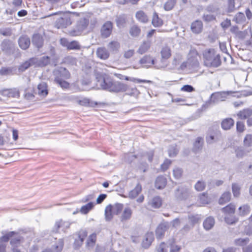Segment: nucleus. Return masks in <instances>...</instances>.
Segmentation results:
<instances>
[{
    "label": "nucleus",
    "instance_id": "obj_1",
    "mask_svg": "<svg viewBox=\"0 0 252 252\" xmlns=\"http://www.w3.org/2000/svg\"><path fill=\"white\" fill-rule=\"evenodd\" d=\"M97 85H99L103 90L114 93L126 92L128 88L127 85L119 81H113L108 77L98 80Z\"/></svg>",
    "mask_w": 252,
    "mask_h": 252
},
{
    "label": "nucleus",
    "instance_id": "obj_2",
    "mask_svg": "<svg viewBox=\"0 0 252 252\" xmlns=\"http://www.w3.org/2000/svg\"><path fill=\"white\" fill-rule=\"evenodd\" d=\"M203 56L204 64L206 66L217 67L221 64L220 56L214 49L205 50Z\"/></svg>",
    "mask_w": 252,
    "mask_h": 252
},
{
    "label": "nucleus",
    "instance_id": "obj_3",
    "mask_svg": "<svg viewBox=\"0 0 252 252\" xmlns=\"http://www.w3.org/2000/svg\"><path fill=\"white\" fill-rule=\"evenodd\" d=\"M89 24V18L88 17L80 18L76 23L75 27L69 31L72 36H78L87 30Z\"/></svg>",
    "mask_w": 252,
    "mask_h": 252
},
{
    "label": "nucleus",
    "instance_id": "obj_4",
    "mask_svg": "<svg viewBox=\"0 0 252 252\" xmlns=\"http://www.w3.org/2000/svg\"><path fill=\"white\" fill-rule=\"evenodd\" d=\"M232 93V92H220L213 93L210 97L209 102L210 104L217 103L220 101L225 100L227 96Z\"/></svg>",
    "mask_w": 252,
    "mask_h": 252
},
{
    "label": "nucleus",
    "instance_id": "obj_5",
    "mask_svg": "<svg viewBox=\"0 0 252 252\" xmlns=\"http://www.w3.org/2000/svg\"><path fill=\"white\" fill-rule=\"evenodd\" d=\"M178 252L180 248L174 244L162 242L157 247V252Z\"/></svg>",
    "mask_w": 252,
    "mask_h": 252
},
{
    "label": "nucleus",
    "instance_id": "obj_6",
    "mask_svg": "<svg viewBox=\"0 0 252 252\" xmlns=\"http://www.w3.org/2000/svg\"><path fill=\"white\" fill-rule=\"evenodd\" d=\"M1 49L2 52L7 55L14 54L16 47L12 41L9 40H3L1 44Z\"/></svg>",
    "mask_w": 252,
    "mask_h": 252
},
{
    "label": "nucleus",
    "instance_id": "obj_7",
    "mask_svg": "<svg viewBox=\"0 0 252 252\" xmlns=\"http://www.w3.org/2000/svg\"><path fill=\"white\" fill-rule=\"evenodd\" d=\"M190 194V189L184 186L179 187L175 191V197L180 200L188 198Z\"/></svg>",
    "mask_w": 252,
    "mask_h": 252
},
{
    "label": "nucleus",
    "instance_id": "obj_8",
    "mask_svg": "<svg viewBox=\"0 0 252 252\" xmlns=\"http://www.w3.org/2000/svg\"><path fill=\"white\" fill-rule=\"evenodd\" d=\"M170 227V223L167 221H164L160 223L156 230V236L158 239H162L165 232Z\"/></svg>",
    "mask_w": 252,
    "mask_h": 252
},
{
    "label": "nucleus",
    "instance_id": "obj_9",
    "mask_svg": "<svg viewBox=\"0 0 252 252\" xmlns=\"http://www.w3.org/2000/svg\"><path fill=\"white\" fill-rule=\"evenodd\" d=\"M71 21L70 17L68 15H63L58 19L55 23V26L59 29L62 28H65L71 25Z\"/></svg>",
    "mask_w": 252,
    "mask_h": 252
},
{
    "label": "nucleus",
    "instance_id": "obj_10",
    "mask_svg": "<svg viewBox=\"0 0 252 252\" xmlns=\"http://www.w3.org/2000/svg\"><path fill=\"white\" fill-rule=\"evenodd\" d=\"M0 94L8 97L18 98L20 96L19 90L16 88L4 89L0 91Z\"/></svg>",
    "mask_w": 252,
    "mask_h": 252
},
{
    "label": "nucleus",
    "instance_id": "obj_11",
    "mask_svg": "<svg viewBox=\"0 0 252 252\" xmlns=\"http://www.w3.org/2000/svg\"><path fill=\"white\" fill-rule=\"evenodd\" d=\"M113 24L110 21L105 22L101 27V35L104 38L109 37L112 31Z\"/></svg>",
    "mask_w": 252,
    "mask_h": 252
},
{
    "label": "nucleus",
    "instance_id": "obj_12",
    "mask_svg": "<svg viewBox=\"0 0 252 252\" xmlns=\"http://www.w3.org/2000/svg\"><path fill=\"white\" fill-rule=\"evenodd\" d=\"M55 77L62 78L63 80L67 79L70 78V74L69 71L65 68H60L59 69L54 71Z\"/></svg>",
    "mask_w": 252,
    "mask_h": 252
},
{
    "label": "nucleus",
    "instance_id": "obj_13",
    "mask_svg": "<svg viewBox=\"0 0 252 252\" xmlns=\"http://www.w3.org/2000/svg\"><path fill=\"white\" fill-rule=\"evenodd\" d=\"M198 55L196 52L189 54L188 62L189 67H195L198 66L199 63L197 59Z\"/></svg>",
    "mask_w": 252,
    "mask_h": 252
},
{
    "label": "nucleus",
    "instance_id": "obj_14",
    "mask_svg": "<svg viewBox=\"0 0 252 252\" xmlns=\"http://www.w3.org/2000/svg\"><path fill=\"white\" fill-rule=\"evenodd\" d=\"M132 210L129 207H125L121 215L120 220L121 222H126L129 220L132 215Z\"/></svg>",
    "mask_w": 252,
    "mask_h": 252
},
{
    "label": "nucleus",
    "instance_id": "obj_15",
    "mask_svg": "<svg viewBox=\"0 0 252 252\" xmlns=\"http://www.w3.org/2000/svg\"><path fill=\"white\" fill-rule=\"evenodd\" d=\"M154 239L153 233H147L144 236L142 242V247L144 249H148L151 245Z\"/></svg>",
    "mask_w": 252,
    "mask_h": 252
},
{
    "label": "nucleus",
    "instance_id": "obj_16",
    "mask_svg": "<svg viewBox=\"0 0 252 252\" xmlns=\"http://www.w3.org/2000/svg\"><path fill=\"white\" fill-rule=\"evenodd\" d=\"M139 63L143 67L148 68L155 64V61L150 56H145L139 61Z\"/></svg>",
    "mask_w": 252,
    "mask_h": 252
},
{
    "label": "nucleus",
    "instance_id": "obj_17",
    "mask_svg": "<svg viewBox=\"0 0 252 252\" xmlns=\"http://www.w3.org/2000/svg\"><path fill=\"white\" fill-rule=\"evenodd\" d=\"M97 57L102 60H106L109 57V53L108 50L104 47H99L96 50Z\"/></svg>",
    "mask_w": 252,
    "mask_h": 252
},
{
    "label": "nucleus",
    "instance_id": "obj_18",
    "mask_svg": "<svg viewBox=\"0 0 252 252\" xmlns=\"http://www.w3.org/2000/svg\"><path fill=\"white\" fill-rule=\"evenodd\" d=\"M30 40L27 36L20 37L18 40V43L20 47L23 50H26L30 45Z\"/></svg>",
    "mask_w": 252,
    "mask_h": 252
},
{
    "label": "nucleus",
    "instance_id": "obj_19",
    "mask_svg": "<svg viewBox=\"0 0 252 252\" xmlns=\"http://www.w3.org/2000/svg\"><path fill=\"white\" fill-rule=\"evenodd\" d=\"M203 24L201 21L196 20L193 22L191 25V30L195 33H200L202 30Z\"/></svg>",
    "mask_w": 252,
    "mask_h": 252
},
{
    "label": "nucleus",
    "instance_id": "obj_20",
    "mask_svg": "<svg viewBox=\"0 0 252 252\" xmlns=\"http://www.w3.org/2000/svg\"><path fill=\"white\" fill-rule=\"evenodd\" d=\"M71 98L72 99L75 100L79 104L82 106H91L93 105V102L87 98H82L81 99H79L77 96H71Z\"/></svg>",
    "mask_w": 252,
    "mask_h": 252
},
{
    "label": "nucleus",
    "instance_id": "obj_21",
    "mask_svg": "<svg viewBox=\"0 0 252 252\" xmlns=\"http://www.w3.org/2000/svg\"><path fill=\"white\" fill-rule=\"evenodd\" d=\"M252 115V109L247 108L240 111L237 114L238 117L241 119H248Z\"/></svg>",
    "mask_w": 252,
    "mask_h": 252
},
{
    "label": "nucleus",
    "instance_id": "obj_22",
    "mask_svg": "<svg viewBox=\"0 0 252 252\" xmlns=\"http://www.w3.org/2000/svg\"><path fill=\"white\" fill-rule=\"evenodd\" d=\"M160 54L161 56V62H163L164 60H167L171 57V49L168 46L163 47L161 50Z\"/></svg>",
    "mask_w": 252,
    "mask_h": 252
},
{
    "label": "nucleus",
    "instance_id": "obj_23",
    "mask_svg": "<svg viewBox=\"0 0 252 252\" xmlns=\"http://www.w3.org/2000/svg\"><path fill=\"white\" fill-rule=\"evenodd\" d=\"M149 205L154 208H158L162 205V200L158 196L154 197L149 202Z\"/></svg>",
    "mask_w": 252,
    "mask_h": 252
},
{
    "label": "nucleus",
    "instance_id": "obj_24",
    "mask_svg": "<svg viewBox=\"0 0 252 252\" xmlns=\"http://www.w3.org/2000/svg\"><path fill=\"white\" fill-rule=\"evenodd\" d=\"M215 224V220L212 217L207 218L203 222V227L206 230H210Z\"/></svg>",
    "mask_w": 252,
    "mask_h": 252
},
{
    "label": "nucleus",
    "instance_id": "obj_25",
    "mask_svg": "<svg viewBox=\"0 0 252 252\" xmlns=\"http://www.w3.org/2000/svg\"><path fill=\"white\" fill-rule=\"evenodd\" d=\"M32 42L38 48L41 47L43 43L42 37L39 34H35L33 35Z\"/></svg>",
    "mask_w": 252,
    "mask_h": 252
},
{
    "label": "nucleus",
    "instance_id": "obj_26",
    "mask_svg": "<svg viewBox=\"0 0 252 252\" xmlns=\"http://www.w3.org/2000/svg\"><path fill=\"white\" fill-rule=\"evenodd\" d=\"M166 185V179L163 176L158 177L155 182V187L158 189L164 188Z\"/></svg>",
    "mask_w": 252,
    "mask_h": 252
},
{
    "label": "nucleus",
    "instance_id": "obj_27",
    "mask_svg": "<svg viewBox=\"0 0 252 252\" xmlns=\"http://www.w3.org/2000/svg\"><path fill=\"white\" fill-rule=\"evenodd\" d=\"M234 121L231 118H226L221 122V127L224 130H228L234 126Z\"/></svg>",
    "mask_w": 252,
    "mask_h": 252
},
{
    "label": "nucleus",
    "instance_id": "obj_28",
    "mask_svg": "<svg viewBox=\"0 0 252 252\" xmlns=\"http://www.w3.org/2000/svg\"><path fill=\"white\" fill-rule=\"evenodd\" d=\"M142 187L140 184H138L135 188L129 191L128 197L131 199L135 198L141 191Z\"/></svg>",
    "mask_w": 252,
    "mask_h": 252
},
{
    "label": "nucleus",
    "instance_id": "obj_29",
    "mask_svg": "<svg viewBox=\"0 0 252 252\" xmlns=\"http://www.w3.org/2000/svg\"><path fill=\"white\" fill-rule=\"evenodd\" d=\"M47 84L42 82L38 85V94L42 96H45L47 95L48 92L47 90Z\"/></svg>",
    "mask_w": 252,
    "mask_h": 252
},
{
    "label": "nucleus",
    "instance_id": "obj_30",
    "mask_svg": "<svg viewBox=\"0 0 252 252\" xmlns=\"http://www.w3.org/2000/svg\"><path fill=\"white\" fill-rule=\"evenodd\" d=\"M136 19L140 22L146 23L148 22L149 19L146 13L141 10L136 12L135 15Z\"/></svg>",
    "mask_w": 252,
    "mask_h": 252
},
{
    "label": "nucleus",
    "instance_id": "obj_31",
    "mask_svg": "<svg viewBox=\"0 0 252 252\" xmlns=\"http://www.w3.org/2000/svg\"><path fill=\"white\" fill-rule=\"evenodd\" d=\"M203 139L201 137H197L193 144V150L195 152H199L202 148Z\"/></svg>",
    "mask_w": 252,
    "mask_h": 252
},
{
    "label": "nucleus",
    "instance_id": "obj_32",
    "mask_svg": "<svg viewBox=\"0 0 252 252\" xmlns=\"http://www.w3.org/2000/svg\"><path fill=\"white\" fill-rule=\"evenodd\" d=\"M70 225V223L68 221L61 220L56 223L55 227H56L57 229L61 228L63 231H65V229L69 227Z\"/></svg>",
    "mask_w": 252,
    "mask_h": 252
},
{
    "label": "nucleus",
    "instance_id": "obj_33",
    "mask_svg": "<svg viewBox=\"0 0 252 252\" xmlns=\"http://www.w3.org/2000/svg\"><path fill=\"white\" fill-rule=\"evenodd\" d=\"M150 43L149 41H144L140 46L137 52L140 54H143L146 53L150 47Z\"/></svg>",
    "mask_w": 252,
    "mask_h": 252
},
{
    "label": "nucleus",
    "instance_id": "obj_34",
    "mask_svg": "<svg viewBox=\"0 0 252 252\" xmlns=\"http://www.w3.org/2000/svg\"><path fill=\"white\" fill-rule=\"evenodd\" d=\"M231 199V193L229 191L224 192L220 196L219 202L220 204H223L230 201Z\"/></svg>",
    "mask_w": 252,
    "mask_h": 252
},
{
    "label": "nucleus",
    "instance_id": "obj_35",
    "mask_svg": "<svg viewBox=\"0 0 252 252\" xmlns=\"http://www.w3.org/2000/svg\"><path fill=\"white\" fill-rule=\"evenodd\" d=\"M113 213L112 210V206L109 205L107 206L105 210V216L106 221H110L112 220L113 217Z\"/></svg>",
    "mask_w": 252,
    "mask_h": 252
},
{
    "label": "nucleus",
    "instance_id": "obj_36",
    "mask_svg": "<svg viewBox=\"0 0 252 252\" xmlns=\"http://www.w3.org/2000/svg\"><path fill=\"white\" fill-rule=\"evenodd\" d=\"M54 81L63 89H68L69 87V83L62 78L55 77Z\"/></svg>",
    "mask_w": 252,
    "mask_h": 252
},
{
    "label": "nucleus",
    "instance_id": "obj_37",
    "mask_svg": "<svg viewBox=\"0 0 252 252\" xmlns=\"http://www.w3.org/2000/svg\"><path fill=\"white\" fill-rule=\"evenodd\" d=\"M246 18L243 13L238 12L234 17L233 21L237 24H243L245 22Z\"/></svg>",
    "mask_w": 252,
    "mask_h": 252
},
{
    "label": "nucleus",
    "instance_id": "obj_38",
    "mask_svg": "<svg viewBox=\"0 0 252 252\" xmlns=\"http://www.w3.org/2000/svg\"><path fill=\"white\" fill-rule=\"evenodd\" d=\"M236 207L234 204H230L222 208L223 212L226 214H233L235 213Z\"/></svg>",
    "mask_w": 252,
    "mask_h": 252
},
{
    "label": "nucleus",
    "instance_id": "obj_39",
    "mask_svg": "<svg viewBox=\"0 0 252 252\" xmlns=\"http://www.w3.org/2000/svg\"><path fill=\"white\" fill-rule=\"evenodd\" d=\"M63 246V239H59L58 242V245L56 246L55 248L53 251L49 250H46L42 252H61Z\"/></svg>",
    "mask_w": 252,
    "mask_h": 252
},
{
    "label": "nucleus",
    "instance_id": "obj_40",
    "mask_svg": "<svg viewBox=\"0 0 252 252\" xmlns=\"http://www.w3.org/2000/svg\"><path fill=\"white\" fill-rule=\"evenodd\" d=\"M96 235L95 233L91 234L87 241V245L89 249L92 248L95 243Z\"/></svg>",
    "mask_w": 252,
    "mask_h": 252
},
{
    "label": "nucleus",
    "instance_id": "obj_41",
    "mask_svg": "<svg viewBox=\"0 0 252 252\" xmlns=\"http://www.w3.org/2000/svg\"><path fill=\"white\" fill-rule=\"evenodd\" d=\"M108 48L110 51H118L120 48V44L117 41H112L108 44Z\"/></svg>",
    "mask_w": 252,
    "mask_h": 252
},
{
    "label": "nucleus",
    "instance_id": "obj_42",
    "mask_svg": "<svg viewBox=\"0 0 252 252\" xmlns=\"http://www.w3.org/2000/svg\"><path fill=\"white\" fill-rule=\"evenodd\" d=\"M94 206L93 202H89L88 204L82 206L80 212L84 214H87Z\"/></svg>",
    "mask_w": 252,
    "mask_h": 252
},
{
    "label": "nucleus",
    "instance_id": "obj_43",
    "mask_svg": "<svg viewBox=\"0 0 252 252\" xmlns=\"http://www.w3.org/2000/svg\"><path fill=\"white\" fill-rule=\"evenodd\" d=\"M239 214L241 216H245L249 214L250 212V206L247 205H244L242 206H241L239 208Z\"/></svg>",
    "mask_w": 252,
    "mask_h": 252
},
{
    "label": "nucleus",
    "instance_id": "obj_44",
    "mask_svg": "<svg viewBox=\"0 0 252 252\" xmlns=\"http://www.w3.org/2000/svg\"><path fill=\"white\" fill-rule=\"evenodd\" d=\"M152 24L154 27H157L161 26L163 24L162 20L158 17L156 13H155L153 15Z\"/></svg>",
    "mask_w": 252,
    "mask_h": 252
},
{
    "label": "nucleus",
    "instance_id": "obj_45",
    "mask_svg": "<svg viewBox=\"0 0 252 252\" xmlns=\"http://www.w3.org/2000/svg\"><path fill=\"white\" fill-rule=\"evenodd\" d=\"M126 92V94L134 96L135 97H137L140 94L139 91L135 87L131 88L130 89H128V87L127 90Z\"/></svg>",
    "mask_w": 252,
    "mask_h": 252
},
{
    "label": "nucleus",
    "instance_id": "obj_46",
    "mask_svg": "<svg viewBox=\"0 0 252 252\" xmlns=\"http://www.w3.org/2000/svg\"><path fill=\"white\" fill-rule=\"evenodd\" d=\"M124 205L121 203H116L114 206H112L113 213L114 214L118 215L123 210Z\"/></svg>",
    "mask_w": 252,
    "mask_h": 252
},
{
    "label": "nucleus",
    "instance_id": "obj_47",
    "mask_svg": "<svg viewBox=\"0 0 252 252\" xmlns=\"http://www.w3.org/2000/svg\"><path fill=\"white\" fill-rule=\"evenodd\" d=\"M140 33V29L136 25L132 26L129 30L130 34L133 37L138 36Z\"/></svg>",
    "mask_w": 252,
    "mask_h": 252
},
{
    "label": "nucleus",
    "instance_id": "obj_48",
    "mask_svg": "<svg viewBox=\"0 0 252 252\" xmlns=\"http://www.w3.org/2000/svg\"><path fill=\"white\" fill-rule=\"evenodd\" d=\"M12 67H2L0 69V75L2 76L11 75L12 73Z\"/></svg>",
    "mask_w": 252,
    "mask_h": 252
},
{
    "label": "nucleus",
    "instance_id": "obj_49",
    "mask_svg": "<svg viewBox=\"0 0 252 252\" xmlns=\"http://www.w3.org/2000/svg\"><path fill=\"white\" fill-rule=\"evenodd\" d=\"M200 219V217L198 215H190L189 216V222L190 223L191 227H193L194 224L197 223Z\"/></svg>",
    "mask_w": 252,
    "mask_h": 252
},
{
    "label": "nucleus",
    "instance_id": "obj_50",
    "mask_svg": "<svg viewBox=\"0 0 252 252\" xmlns=\"http://www.w3.org/2000/svg\"><path fill=\"white\" fill-rule=\"evenodd\" d=\"M206 187L205 183L202 181H198L194 185L195 189L198 191H201L204 190Z\"/></svg>",
    "mask_w": 252,
    "mask_h": 252
},
{
    "label": "nucleus",
    "instance_id": "obj_51",
    "mask_svg": "<svg viewBox=\"0 0 252 252\" xmlns=\"http://www.w3.org/2000/svg\"><path fill=\"white\" fill-rule=\"evenodd\" d=\"M176 3V0H169L164 5V9L166 11H169L173 9Z\"/></svg>",
    "mask_w": 252,
    "mask_h": 252
},
{
    "label": "nucleus",
    "instance_id": "obj_52",
    "mask_svg": "<svg viewBox=\"0 0 252 252\" xmlns=\"http://www.w3.org/2000/svg\"><path fill=\"white\" fill-rule=\"evenodd\" d=\"M244 145L246 147L252 146V135L248 134L244 139Z\"/></svg>",
    "mask_w": 252,
    "mask_h": 252
},
{
    "label": "nucleus",
    "instance_id": "obj_53",
    "mask_svg": "<svg viewBox=\"0 0 252 252\" xmlns=\"http://www.w3.org/2000/svg\"><path fill=\"white\" fill-rule=\"evenodd\" d=\"M240 4L236 6L235 0H228V12H231L236 9L237 7H239Z\"/></svg>",
    "mask_w": 252,
    "mask_h": 252
},
{
    "label": "nucleus",
    "instance_id": "obj_54",
    "mask_svg": "<svg viewBox=\"0 0 252 252\" xmlns=\"http://www.w3.org/2000/svg\"><path fill=\"white\" fill-rule=\"evenodd\" d=\"M68 46L67 49L69 50H79L81 48L79 42L76 41L70 42Z\"/></svg>",
    "mask_w": 252,
    "mask_h": 252
},
{
    "label": "nucleus",
    "instance_id": "obj_55",
    "mask_svg": "<svg viewBox=\"0 0 252 252\" xmlns=\"http://www.w3.org/2000/svg\"><path fill=\"white\" fill-rule=\"evenodd\" d=\"M50 63V58L48 56H44L39 59V66H44Z\"/></svg>",
    "mask_w": 252,
    "mask_h": 252
},
{
    "label": "nucleus",
    "instance_id": "obj_56",
    "mask_svg": "<svg viewBox=\"0 0 252 252\" xmlns=\"http://www.w3.org/2000/svg\"><path fill=\"white\" fill-rule=\"evenodd\" d=\"M182 60V56L181 55L179 54H176L174 57L172 63L174 67H176L178 65H179L181 63Z\"/></svg>",
    "mask_w": 252,
    "mask_h": 252
},
{
    "label": "nucleus",
    "instance_id": "obj_57",
    "mask_svg": "<svg viewBox=\"0 0 252 252\" xmlns=\"http://www.w3.org/2000/svg\"><path fill=\"white\" fill-rule=\"evenodd\" d=\"M249 242L248 238H239L235 240V244L237 246H244Z\"/></svg>",
    "mask_w": 252,
    "mask_h": 252
},
{
    "label": "nucleus",
    "instance_id": "obj_58",
    "mask_svg": "<svg viewBox=\"0 0 252 252\" xmlns=\"http://www.w3.org/2000/svg\"><path fill=\"white\" fill-rule=\"evenodd\" d=\"M15 232L14 231H11L5 235L3 236L0 238V241L1 242H7L10 238L13 237V236L15 234Z\"/></svg>",
    "mask_w": 252,
    "mask_h": 252
},
{
    "label": "nucleus",
    "instance_id": "obj_59",
    "mask_svg": "<svg viewBox=\"0 0 252 252\" xmlns=\"http://www.w3.org/2000/svg\"><path fill=\"white\" fill-rule=\"evenodd\" d=\"M232 189L233 195L235 197H238L240 193V187L237 184H233L232 185Z\"/></svg>",
    "mask_w": 252,
    "mask_h": 252
},
{
    "label": "nucleus",
    "instance_id": "obj_60",
    "mask_svg": "<svg viewBox=\"0 0 252 252\" xmlns=\"http://www.w3.org/2000/svg\"><path fill=\"white\" fill-rule=\"evenodd\" d=\"M199 201L201 205H205L208 204L209 200L206 194L202 193L199 197Z\"/></svg>",
    "mask_w": 252,
    "mask_h": 252
},
{
    "label": "nucleus",
    "instance_id": "obj_61",
    "mask_svg": "<svg viewBox=\"0 0 252 252\" xmlns=\"http://www.w3.org/2000/svg\"><path fill=\"white\" fill-rule=\"evenodd\" d=\"M250 223L248 226H246L245 232L247 235H250L252 234V215L249 219Z\"/></svg>",
    "mask_w": 252,
    "mask_h": 252
},
{
    "label": "nucleus",
    "instance_id": "obj_62",
    "mask_svg": "<svg viewBox=\"0 0 252 252\" xmlns=\"http://www.w3.org/2000/svg\"><path fill=\"white\" fill-rule=\"evenodd\" d=\"M235 153L237 157L239 158H243L247 153L242 148H237L235 150Z\"/></svg>",
    "mask_w": 252,
    "mask_h": 252
},
{
    "label": "nucleus",
    "instance_id": "obj_63",
    "mask_svg": "<svg viewBox=\"0 0 252 252\" xmlns=\"http://www.w3.org/2000/svg\"><path fill=\"white\" fill-rule=\"evenodd\" d=\"M173 175L175 178L179 179L181 177L183 173L182 169L180 168H175L173 169Z\"/></svg>",
    "mask_w": 252,
    "mask_h": 252
},
{
    "label": "nucleus",
    "instance_id": "obj_64",
    "mask_svg": "<svg viewBox=\"0 0 252 252\" xmlns=\"http://www.w3.org/2000/svg\"><path fill=\"white\" fill-rule=\"evenodd\" d=\"M245 125L243 122L238 121L236 123V128L237 131L242 132L245 130Z\"/></svg>",
    "mask_w": 252,
    "mask_h": 252
}]
</instances>
